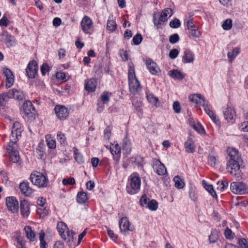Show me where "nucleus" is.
I'll return each instance as SVG.
<instances>
[{"label":"nucleus","instance_id":"nucleus-40","mask_svg":"<svg viewBox=\"0 0 248 248\" xmlns=\"http://www.w3.org/2000/svg\"><path fill=\"white\" fill-rule=\"evenodd\" d=\"M189 196L193 201L195 202L198 199V194L196 191V187L193 186H191L189 187Z\"/></svg>","mask_w":248,"mask_h":248},{"label":"nucleus","instance_id":"nucleus-11","mask_svg":"<svg viewBox=\"0 0 248 248\" xmlns=\"http://www.w3.org/2000/svg\"><path fill=\"white\" fill-rule=\"evenodd\" d=\"M54 111L57 117L61 120H65L69 116V110L63 106L56 105Z\"/></svg>","mask_w":248,"mask_h":248},{"label":"nucleus","instance_id":"nucleus-15","mask_svg":"<svg viewBox=\"0 0 248 248\" xmlns=\"http://www.w3.org/2000/svg\"><path fill=\"white\" fill-rule=\"evenodd\" d=\"M128 81L129 91L131 93L135 95L140 92L141 88L137 78L130 79Z\"/></svg>","mask_w":248,"mask_h":248},{"label":"nucleus","instance_id":"nucleus-27","mask_svg":"<svg viewBox=\"0 0 248 248\" xmlns=\"http://www.w3.org/2000/svg\"><path fill=\"white\" fill-rule=\"evenodd\" d=\"M195 60L194 53L190 50L186 49L184 52L182 62L184 63H192Z\"/></svg>","mask_w":248,"mask_h":248},{"label":"nucleus","instance_id":"nucleus-63","mask_svg":"<svg viewBox=\"0 0 248 248\" xmlns=\"http://www.w3.org/2000/svg\"><path fill=\"white\" fill-rule=\"evenodd\" d=\"M49 70L48 65L46 63H43L41 67V72L43 76H45L46 73Z\"/></svg>","mask_w":248,"mask_h":248},{"label":"nucleus","instance_id":"nucleus-13","mask_svg":"<svg viewBox=\"0 0 248 248\" xmlns=\"http://www.w3.org/2000/svg\"><path fill=\"white\" fill-rule=\"evenodd\" d=\"M1 40L8 47L14 46L16 43L15 37L6 31L2 32L1 34Z\"/></svg>","mask_w":248,"mask_h":248},{"label":"nucleus","instance_id":"nucleus-8","mask_svg":"<svg viewBox=\"0 0 248 248\" xmlns=\"http://www.w3.org/2000/svg\"><path fill=\"white\" fill-rule=\"evenodd\" d=\"M22 131L21 124L17 121L13 123L11 135L10 137V141L12 142H16L19 140V138L21 137V132Z\"/></svg>","mask_w":248,"mask_h":248},{"label":"nucleus","instance_id":"nucleus-61","mask_svg":"<svg viewBox=\"0 0 248 248\" xmlns=\"http://www.w3.org/2000/svg\"><path fill=\"white\" fill-rule=\"evenodd\" d=\"M193 128L200 134H202L204 132L203 127L200 124H198L197 125L194 124L193 125Z\"/></svg>","mask_w":248,"mask_h":248},{"label":"nucleus","instance_id":"nucleus-17","mask_svg":"<svg viewBox=\"0 0 248 248\" xmlns=\"http://www.w3.org/2000/svg\"><path fill=\"white\" fill-rule=\"evenodd\" d=\"M119 224L121 232L124 235L126 234V233L128 231H133L134 230L133 227H130L129 226L128 219L126 217H122L120 220Z\"/></svg>","mask_w":248,"mask_h":248},{"label":"nucleus","instance_id":"nucleus-56","mask_svg":"<svg viewBox=\"0 0 248 248\" xmlns=\"http://www.w3.org/2000/svg\"><path fill=\"white\" fill-rule=\"evenodd\" d=\"M180 39L179 36L177 33H174L170 35L169 37V42L171 44H175L179 41Z\"/></svg>","mask_w":248,"mask_h":248},{"label":"nucleus","instance_id":"nucleus-38","mask_svg":"<svg viewBox=\"0 0 248 248\" xmlns=\"http://www.w3.org/2000/svg\"><path fill=\"white\" fill-rule=\"evenodd\" d=\"M240 49L239 47H235L229 51L227 54L228 58L230 62H232L235 58L240 53Z\"/></svg>","mask_w":248,"mask_h":248},{"label":"nucleus","instance_id":"nucleus-45","mask_svg":"<svg viewBox=\"0 0 248 248\" xmlns=\"http://www.w3.org/2000/svg\"><path fill=\"white\" fill-rule=\"evenodd\" d=\"M58 141L63 146L66 144V137L65 135L61 131H59L57 134Z\"/></svg>","mask_w":248,"mask_h":248},{"label":"nucleus","instance_id":"nucleus-39","mask_svg":"<svg viewBox=\"0 0 248 248\" xmlns=\"http://www.w3.org/2000/svg\"><path fill=\"white\" fill-rule=\"evenodd\" d=\"M46 140L47 147L50 149H54L56 148V141L50 135H47L46 136Z\"/></svg>","mask_w":248,"mask_h":248},{"label":"nucleus","instance_id":"nucleus-59","mask_svg":"<svg viewBox=\"0 0 248 248\" xmlns=\"http://www.w3.org/2000/svg\"><path fill=\"white\" fill-rule=\"evenodd\" d=\"M238 244L241 248H248V243L245 238L239 239Z\"/></svg>","mask_w":248,"mask_h":248},{"label":"nucleus","instance_id":"nucleus-23","mask_svg":"<svg viewBox=\"0 0 248 248\" xmlns=\"http://www.w3.org/2000/svg\"><path fill=\"white\" fill-rule=\"evenodd\" d=\"M23 110L25 114L29 117L32 116L35 112L34 107L30 101H27L24 103Z\"/></svg>","mask_w":248,"mask_h":248},{"label":"nucleus","instance_id":"nucleus-16","mask_svg":"<svg viewBox=\"0 0 248 248\" xmlns=\"http://www.w3.org/2000/svg\"><path fill=\"white\" fill-rule=\"evenodd\" d=\"M6 204L8 209L13 213L18 210V202L16 198L14 197H7L6 199Z\"/></svg>","mask_w":248,"mask_h":248},{"label":"nucleus","instance_id":"nucleus-9","mask_svg":"<svg viewBox=\"0 0 248 248\" xmlns=\"http://www.w3.org/2000/svg\"><path fill=\"white\" fill-rule=\"evenodd\" d=\"M82 31L86 34H91L93 32V23L88 16H84L80 22Z\"/></svg>","mask_w":248,"mask_h":248},{"label":"nucleus","instance_id":"nucleus-35","mask_svg":"<svg viewBox=\"0 0 248 248\" xmlns=\"http://www.w3.org/2000/svg\"><path fill=\"white\" fill-rule=\"evenodd\" d=\"M170 76L175 79L181 80L184 78V75L179 70H171L169 73Z\"/></svg>","mask_w":248,"mask_h":248},{"label":"nucleus","instance_id":"nucleus-43","mask_svg":"<svg viewBox=\"0 0 248 248\" xmlns=\"http://www.w3.org/2000/svg\"><path fill=\"white\" fill-rule=\"evenodd\" d=\"M188 34L189 37L192 39L199 38L201 36L200 31H198L197 28L189 30L188 32Z\"/></svg>","mask_w":248,"mask_h":248},{"label":"nucleus","instance_id":"nucleus-50","mask_svg":"<svg viewBox=\"0 0 248 248\" xmlns=\"http://www.w3.org/2000/svg\"><path fill=\"white\" fill-rule=\"evenodd\" d=\"M218 185L217 189L222 191L227 189L228 186V182L227 181H222L221 182H218L217 183Z\"/></svg>","mask_w":248,"mask_h":248},{"label":"nucleus","instance_id":"nucleus-46","mask_svg":"<svg viewBox=\"0 0 248 248\" xmlns=\"http://www.w3.org/2000/svg\"><path fill=\"white\" fill-rule=\"evenodd\" d=\"M10 98L8 92L0 94V106H3Z\"/></svg>","mask_w":248,"mask_h":248},{"label":"nucleus","instance_id":"nucleus-58","mask_svg":"<svg viewBox=\"0 0 248 248\" xmlns=\"http://www.w3.org/2000/svg\"><path fill=\"white\" fill-rule=\"evenodd\" d=\"M179 51L177 49H171L169 53V57L171 59H175L178 55Z\"/></svg>","mask_w":248,"mask_h":248},{"label":"nucleus","instance_id":"nucleus-62","mask_svg":"<svg viewBox=\"0 0 248 248\" xmlns=\"http://www.w3.org/2000/svg\"><path fill=\"white\" fill-rule=\"evenodd\" d=\"M10 21L7 19V17L3 16L0 20V26L7 27L9 24Z\"/></svg>","mask_w":248,"mask_h":248},{"label":"nucleus","instance_id":"nucleus-3","mask_svg":"<svg viewBox=\"0 0 248 248\" xmlns=\"http://www.w3.org/2000/svg\"><path fill=\"white\" fill-rule=\"evenodd\" d=\"M30 180L32 184L39 188L46 187L49 184L47 177L39 172L31 173L30 176Z\"/></svg>","mask_w":248,"mask_h":248},{"label":"nucleus","instance_id":"nucleus-57","mask_svg":"<svg viewBox=\"0 0 248 248\" xmlns=\"http://www.w3.org/2000/svg\"><path fill=\"white\" fill-rule=\"evenodd\" d=\"M140 202L141 206L146 207L149 202V199L147 198L145 195H144L140 198Z\"/></svg>","mask_w":248,"mask_h":248},{"label":"nucleus","instance_id":"nucleus-53","mask_svg":"<svg viewBox=\"0 0 248 248\" xmlns=\"http://www.w3.org/2000/svg\"><path fill=\"white\" fill-rule=\"evenodd\" d=\"M204 188L207 190L211 194V195L215 198L217 197V194L215 191L213 189L212 185L209 184H205L204 186Z\"/></svg>","mask_w":248,"mask_h":248},{"label":"nucleus","instance_id":"nucleus-26","mask_svg":"<svg viewBox=\"0 0 248 248\" xmlns=\"http://www.w3.org/2000/svg\"><path fill=\"white\" fill-rule=\"evenodd\" d=\"M20 208L21 215L24 217H28L30 213L29 204L28 201L25 200L21 201Z\"/></svg>","mask_w":248,"mask_h":248},{"label":"nucleus","instance_id":"nucleus-2","mask_svg":"<svg viewBox=\"0 0 248 248\" xmlns=\"http://www.w3.org/2000/svg\"><path fill=\"white\" fill-rule=\"evenodd\" d=\"M57 230L62 238L67 242H72L75 233L73 231H69L65 223L59 222L57 225Z\"/></svg>","mask_w":248,"mask_h":248},{"label":"nucleus","instance_id":"nucleus-60","mask_svg":"<svg viewBox=\"0 0 248 248\" xmlns=\"http://www.w3.org/2000/svg\"><path fill=\"white\" fill-rule=\"evenodd\" d=\"M173 109L176 113H179L181 111V106L178 101H175L173 104Z\"/></svg>","mask_w":248,"mask_h":248},{"label":"nucleus","instance_id":"nucleus-48","mask_svg":"<svg viewBox=\"0 0 248 248\" xmlns=\"http://www.w3.org/2000/svg\"><path fill=\"white\" fill-rule=\"evenodd\" d=\"M128 67V80L137 78L133 64H129Z\"/></svg>","mask_w":248,"mask_h":248},{"label":"nucleus","instance_id":"nucleus-55","mask_svg":"<svg viewBox=\"0 0 248 248\" xmlns=\"http://www.w3.org/2000/svg\"><path fill=\"white\" fill-rule=\"evenodd\" d=\"M181 26L180 21L178 19H175L170 21V26L172 28H178Z\"/></svg>","mask_w":248,"mask_h":248},{"label":"nucleus","instance_id":"nucleus-30","mask_svg":"<svg viewBox=\"0 0 248 248\" xmlns=\"http://www.w3.org/2000/svg\"><path fill=\"white\" fill-rule=\"evenodd\" d=\"M122 148L124 154L126 155L130 154L131 152V143L129 140L127 139H124L123 142Z\"/></svg>","mask_w":248,"mask_h":248},{"label":"nucleus","instance_id":"nucleus-32","mask_svg":"<svg viewBox=\"0 0 248 248\" xmlns=\"http://www.w3.org/2000/svg\"><path fill=\"white\" fill-rule=\"evenodd\" d=\"M210 118L212 121L218 127H220L221 124L219 118L213 112L212 108L207 109L205 112Z\"/></svg>","mask_w":248,"mask_h":248},{"label":"nucleus","instance_id":"nucleus-31","mask_svg":"<svg viewBox=\"0 0 248 248\" xmlns=\"http://www.w3.org/2000/svg\"><path fill=\"white\" fill-rule=\"evenodd\" d=\"M117 26L115 21L113 19V16H109L107 21V29L109 32H112L116 29Z\"/></svg>","mask_w":248,"mask_h":248},{"label":"nucleus","instance_id":"nucleus-4","mask_svg":"<svg viewBox=\"0 0 248 248\" xmlns=\"http://www.w3.org/2000/svg\"><path fill=\"white\" fill-rule=\"evenodd\" d=\"M16 143L10 141L6 149L9 153L10 161L14 163H20L21 160Z\"/></svg>","mask_w":248,"mask_h":248},{"label":"nucleus","instance_id":"nucleus-21","mask_svg":"<svg viewBox=\"0 0 248 248\" xmlns=\"http://www.w3.org/2000/svg\"><path fill=\"white\" fill-rule=\"evenodd\" d=\"M19 188L21 193L26 196H31L33 193V189L30 186L29 183L23 182L19 185Z\"/></svg>","mask_w":248,"mask_h":248},{"label":"nucleus","instance_id":"nucleus-54","mask_svg":"<svg viewBox=\"0 0 248 248\" xmlns=\"http://www.w3.org/2000/svg\"><path fill=\"white\" fill-rule=\"evenodd\" d=\"M222 27L224 30H229L232 27V22L230 19H226L222 25Z\"/></svg>","mask_w":248,"mask_h":248},{"label":"nucleus","instance_id":"nucleus-34","mask_svg":"<svg viewBox=\"0 0 248 248\" xmlns=\"http://www.w3.org/2000/svg\"><path fill=\"white\" fill-rule=\"evenodd\" d=\"M185 147L186 151L189 153H192L195 151V146L194 145V142L191 139H188L185 143Z\"/></svg>","mask_w":248,"mask_h":248},{"label":"nucleus","instance_id":"nucleus-10","mask_svg":"<svg viewBox=\"0 0 248 248\" xmlns=\"http://www.w3.org/2000/svg\"><path fill=\"white\" fill-rule=\"evenodd\" d=\"M230 189L232 192L236 194H244L248 191V188L245 184L240 182L232 183Z\"/></svg>","mask_w":248,"mask_h":248},{"label":"nucleus","instance_id":"nucleus-47","mask_svg":"<svg viewBox=\"0 0 248 248\" xmlns=\"http://www.w3.org/2000/svg\"><path fill=\"white\" fill-rule=\"evenodd\" d=\"M149 209L152 211H155L158 208V203L155 200L149 201L146 206Z\"/></svg>","mask_w":248,"mask_h":248},{"label":"nucleus","instance_id":"nucleus-6","mask_svg":"<svg viewBox=\"0 0 248 248\" xmlns=\"http://www.w3.org/2000/svg\"><path fill=\"white\" fill-rule=\"evenodd\" d=\"M190 100L196 104H198L202 106L204 108V110L206 112L207 109L212 108L211 105L208 101L205 99L204 97L201 94H195L189 96Z\"/></svg>","mask_w":248,"mask_h":248},{"label":"nucleus","instance_id":"nucleus-24","mask_svg":"<svg viewBox=\"0 0 248 248\" xmlns=\"http://www.w3.org/2000/svg\"><path fill=\"white\" fill-rule=\"evenodd\" d=\"M97 86V81L94 78H90L85 81V90L88 92L95 91Z\"/></svg>","mask_w":248,"mask_h":248},{"label":"nucleus","instance_id":"nucleus-20","mask_svg":"<svg viewBox=\"0 0 248 248\" xmlns=\"http://www.w3.org/2000/svg\"><path fill=\"white\" fill-rule=\"evenodd\" d=\"M10 98H13L17 100H22L25 98V94L23 91L12 89L8 91Z\"/></svg>","mask_w":248,"mask_h":248},{"label":"nucleus","instance_id":"nucleus-49","mask_svg":"<svg viewBox=\"0 0 248 248\" xmlns=\"http://www.w3.org/2000/svg\"><path fill=\"white\" fill-rule=\"evenodd\" d=\"M44 147L45 145L43 144L40 143L36 149L37 154L41 158H43L45 156V152L44 151Z\"/></svg>","mask_w":248,"mask_h":248},{"label":"nucleus","instance_id":"nucleus-28","mask_svg":"<svg viewBox=\"0 0 248 248\" xmlns=\"http://www.w3.org/2000/svg\"><path fill=\"white\" fill-rule=\"evenodd\" d=\"M227 153L230 159L229 160L241 161L240 155L237 150L233 148H229Z\"/></svg>","mask_w":248,"mask_h":248},{"label":"nucleus","instance_id":"nucleus-37","mask_svg":"<svg viewBox=\"0 0 248 248\" xmlns=\"http://www.w3.org/2000/svg\"><path fill=\"white\" fill-rule=\"evenodd\" d=\"M111 95V93L107 91L104 92L100 95V100H98L103 104H108Z\"/></svg>","mask_w":248,"mask_h":248},{"label":"nucleus","instance_id":"nucleus-36","mask_svg":"<svg viewBox=\"0 0 248 248\" xmlns=\"http://www.w3.org/2000/svg\"><path fill=\"white\" fill-rule=\"evenodd\" d=\"M24 230L26 232V236L31 241H33L35 239V233L29 226H25Z\"/></svg>","mask_w":248,"mask_h":248},{"label":"nucleus","instance_id":"nucleus-18","mask_svg":"<svg viewBox=\"0 0 248 248\" xmlns=\"http://www.w3.org/2000/svg\"><path fill=\"white\" fill-rule=\"evenodd\" d=\"M146 98L148 102L152 105L157 108L160 106V102L158 97L154 95L148 89L145 91Z\"/></svg>","mask_w":248,"mask_h":248},{"label":"nucleus","instance_id":"nucleus-29","mask_svg":"<svg viewBox=\"0 0 248 248\" xmlns=\"http://www.w3.org/2000/svg\"><path fill=\"white\" fill-rule=\"evenodd\" d=\"M173 14L172 10L169 8L164 9L159 17V20L161 22H166L168 20V18L170 17Z\"/></svg>","mask_w":248,"mask_h":248},{"label":"nucleus","instance_id":"nucleus-44","mask_svg":"<svg viewBox=\"0 0 248 248\" xmlns=\"http://www.w3.org/2000/svg\"><path fill=\"white\" fill-rule=\"evenodd\" d=\"M132 105L138 112L142 113V104L141 101L138 100V99H135L132 102Z\"/></svg>","mask_w":248,"mask_h":248},{"label":"nucleus","instance_id":"nucleus-42","mask_svg":"<svg viewBox=\"0 0 248 248\" xmlns=\"http://www.w3.org/2000/svg\"><path fill=\"white\" fill-rule=\"evenodd\" d=\"M74 153L75 155L74 157L76 161L78 164L83 163L84 161L83 156L80 153H78V150L77 148H74Z\"/></svg>","mask_w":248,"mask_h":248},{"label":"nucleus","instance_id":"nucleus-22","mask_svg":"<svg viewBox=\"0 0 248 248\" xmlns=\"http://www.w3.org/2000/svg\"><path fill=\"white\" fill-rule=\"evenodd\" d=\"M3 73L6 77V87H11L14 82V77L12 72L8 68L4 69Z\"/></svg>","mask_w":248,"mask_h":248},{"label":"nucleus","instance_id":"nucleus-25","mask_svg":"<svg viewBox=\"0 0 248 248\" xmlns=\"http://www.w3.org/2000/svg\"><path fill=\"white\" fill-rule=\"evenodd\" d=\"M146 65L150 73L152 75H156L159 71L156 63L151 59L146 61Z\"/></svg>","mask_w":248,"mask_h":248},{"label":"nucleus","instance_id":"nucleus-19","mask_svg":"<svg viewBox=\"0 0 248 248\" xmlns=\"http://www.w3.org/2000/svg\"><path fill=\"white\" fill-rule=\"evenodd\" d=\"M110 151L113 155L116 164H118L121 156V148L118 144H111L110 145Z\"/></svg>","mask_w":248,"mask_h":248},{"label":"nucleus","instance_id":"nucleus-14","mask_svg":"<svg viewBox=\"0 0 248 248\" xmlns=\"http://www.w3.org/2000/svg\"><path fill=\"white\" fill-rule=\"evenodd\" d=\"M152 166L155 172L158 175H163L167 173L165 166L159 160L154 159Z\"/></svg>","mask_w":248,"mask_h":248},{"label":"nucleus","instance_id":"nucleus-5","mask_svg":"<svg viewBox=\"0 0 248 248\" xmlns=\"http://www.w3.org/2000/svg\"><path fill=\"white\" fill-rule=\"evenodd\" d=\"M222 113L224 119L231 124H233L237 118L235 109L231 106H227L222 108Z\"/></svg>","mask_w":248,"mask_h":248},{"label":"nucleus","instance_id":"nucleus-12","mask_svg":"<svg viewBox=\"0 0 248 248\" xmlns=\"http://www.w3.org/2000/svg\"><path fill=\"white\" fill-rule=\"evenodd\" d=\"M38 71V65L36 61L29 62L26 69L27 76L30 78H34Z\"/></svg>","mask_w":248,"mask_h":248},{"label":"nucleus","instance_id":"nucleus-52","mask_svg":"<svg viewBox=\"0 0 248 248\" xmlns=\"http://www.w3.org/2000/svg\"><path fill=\"white\" fill-rule=\"evenodd\" d=\"M142 40V37L140 33H137L133 38L132 41L134 45H140Z\"/></svg>","mask_w":248,"mask_h":248},{"label":"nucleus","instance_id":"nucleus-1","mask_svg":"<svg viewBox=\"0 0 248 248\" xmlns=\"http://www.w3.org/2000/svg\"><path fill=\"white\" fill-rule=\"evenodd\" d=\"M141 178L137 172H133L128 177L126 190L128 193L133 195L138 193L140 189Z\"/></svg>","mask_w":248,"mask_h":248},{"label":"nucleus","instance_id":"nucleus-51","mask_svg":"<svg viewBox=\"0 0 248 248\" xmlns=\"http://www.w3.org/2000/svg\"><path fill=\"white\" fill-rule=\"evenodd\" d=\"M76 181L74 178L69 177L67 178H64L62 181V183L64 186L73 185L75 184Z\"/></svg>","mask_w":248,"mask_h":248},{"label":"nucleus","instance_id":"nucleus-64","mask_svg":"<svg viewBox=\"0 0 248 248\" xmlns=\"http://www.w3.org/2000/svg\"><path fill=\"white\" fill-rule=\"evenodd\" d=\"M239 129L243 131H248V121L242 123L239 126Z\"/></svg>","mask_w":248,"mask_h":248},{"label":"nucleus","instance_id":"nucleus-41","mask_svg":"<svg viewBox=\"0 0 248 248\" xmlns=\"http://www.w3.org/2000/svg\"><path fill=\"white\" fill-rule=\"evenodd\" d=\"M173 181L175 183V186L178 189H181L184 187L185 183L179 176H175L173 178Z\"/></svg>","mask_w":248,"mask_h":248},{"label":"nucleus","instance_id":"nucleus-33","mask_svg":"<svg viewBox=\"0 0 248 248\" xmlns=\"http://www.w3.org/2000/svg\"><path fill=\"white\" fill-rule=\"evenodd\" d=\"M88 200L87 193L84 191L78 192L77 196V201L80 204L85 203Z\"/></svg>","mask_w":248,"mask_h":248},{"label":"nucleus","instance_id":"nucleus-7","mask_svg":"<svg viewBox=\"0 0 248 248\" xmlns=\"http://www.w3.org/2000/svg\"><path fill=\"white\" fill-rule=\"evenodd\" d=\"M240 161L229 160L227 164L226 169L232 175L239 178L241 176L239 162Z\"/></svg>","mask_w":248,"mask_h":248}]
</instances>
